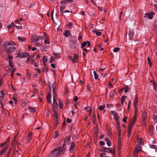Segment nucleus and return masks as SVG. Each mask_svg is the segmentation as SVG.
Segmentation results:
<instances>
[{"mask_svg":"<svg viewBox=\"0 0 157 157\" xmlns=\"http://www.w3.org/2000/svg\"><path fill=\"white\" fill-rule=\"evenodd\" d=\"M64 148L62 149L60 146L53 149L50 153V157H59L65 152Z\"/></svg>","mask_w":157,"mask_h":157,"instance_id":"1","label":"nucleus"},{"mask_svg":"<svg viewBox=\"0 0 157 157\" xmlns=\"http://www.w3.org/2000/svg\"><path fill=\"white\" fill-rule=\"evenodd\" d=\"M71 136H67L64 140V143L62 146H60L62 149L64 148V151L66 150L67 147L66 145H68L70 143Z\"/></svg>","mask_w":157,"mask_h":157,"instance_id":"2","label":"nucleus"},{"mask_svg":"<svg viewBox=\"0 0 157 157\" xmlns=\"http://www.w3.org/2000/svg\"><path fill=\"white\" fill-rule=\"evenodd\" d=\"M5 48V51L7 54H10L13 52L15 50L16 47L13 46H11L8 48Z\"/></svg>","mask_w":157,"mask_h":157,"instance_id":"3","label":"nucleus"},{"mask_svg":"<svg viewBox=\"0 0 157 157\" xmlns=\"http://www.w3.org/2000/svg\"><path fill=\"white\" fill-rule=\"evenodd\" d=\"M29 56V53L27 52H22L20 53V52L17 54V56L16 57H20L21 58H25L28 56Z\"/></svg>","mask_w":157,"mask_h":157,"instance_id":"4","label":"nucleus"},{"mask_svg":"<svg viewBox=\"0 0 157 157\" xmlns=\"http://www.w3.org/2000/svg\"><path fill=\"white\" fill-rule=\"evenodd\" d=\"M155 15V13L153 11H151L149 13H146L144 17V18L148 17L149 19L153 18V16Z\"/></svg>","mask_w":157,"mask_h":157,"instance_id":"5","label":"nucleus"},{"mask_svg":"<svg viewBox=\"0 0 157 157\" xmlns=\"http://www.w3.org/2000/svg\"><path fill=\"white\" fill-rule=\"evenodd\" d=\"M15 43L12 41H10V42L7 41L6 42L3 44L2 45V48H6L8 46L10 45H14Z\"/></svg>","mask_w":157,"mask_h":157,"instance_id":"6","label":"nucleus"},{"mask_svg":"<svg viewBox=\"0 0 157 157\" xmlns=\"http://www.w3.org/2000/svg\"><path fill=\"white\" fill-rule=\"evenodd\" d=\"M75 146L76 145L74 142H72L71 143V146L69 148V151L70 152H72L74 151Z\"/></svg>","mask_w":157,"mask_h":157,"instance_id":"7","label":"nucleus"},{"mask_svg":"<svg viewBox=\"0 0 157 157\" xmlns=\"http://www.w3.org/2000/svg\"><path fill=\"white\" fill-rule=\"evenodd\" d=\"M78 57L79 56L78 55L75 54L74 55L73 59H71V60L72 61L73 63H77L78 62Z\"/></svg>","mask_w":157,"mask_h":157,"instance_id":"8","label":"nucleus"},{"mask_svg":"<svg viewBox=\"0 0 157 157\" xmlns=\"http://www.w3.org/2000/svg\"><path fill=\"white\" fill-rule=\"evenodd\" d=\"M105 152H107V153L110 152L113 155L115 154V151L112 150L111 148H107L105 147Z\"/></svg>","mask_w":157,"mask_h":157,"instance_id":"9","label":"nucleus"},{"mask_svg":"<svg viewBox=\"0 0 157 157\" xmlns=\"http://www.w3.org/2000/svg\"><path fill=\"white\" fill-rule=\"evenodd\" d=\"M8 149V147L6 146L2 148L1 151H0V156L4 154Z\"/></svg>","mask_w":157,"mask_h":157,"instance_id":"10","label":"nucleus"},{"mask_svg":"<svg viewBox=\"0 0 157 157\" xmlns=\"http://www.w3.org/2000/svg\"><path fill=\"white\" fill-rule=\"evenodd\" d=\"M63 35L66 37H68L71 35V33L70 31L65 30L63 33Z\"/></svg>","mask_w":157,"mask_h":157,"instance_id":"11","label":"nucleus"},{"mask_svg":"<svg viewBox=\"0 0 157 157\" xmlns=\"http://www.w3.org/2000/svg\"><path fill=\"white\" fill-rule=\"evenodd\" d=\"M105 141L106 142L107 145L110 147L111 145V142L108 138H106L104 139Z\"/></svg>","mask_w":157,"mask_h":157,"instance_id":"12","label":"nucleus"},{"mask_svg":"<svg viewBox=\"0 0 157 157\" xmlns=\"http://www.w3.org/2000/svg\"><path fill=\"white\" fill-rule=\"evenodd\" d=\"M134 35V32L133 30H130L128 33V36L129 38L132 39Z\"/></svg>","mask_w":157,"mask_h":157,"instance_id":"13","label":"nucleus"},{"mask_svg":"<svg viewBox=\"0 0 157 157\" xmlns=\"http://www.w3.org/2000/svg\"><path fill=\"white\" fill-rule=\"evenodd\" d=\"M138 96L137 95H136V97L135 98V101L134 103V108H136V106L138 103Z\"/></svg>","mask_w":157,"mask_h":157,"instance_id":"14","label":"nucleus"},{"mask_svg":"<svg viewBox=\"0 0 157 157\" xmlns=\"http://www.w3.org/2000/svg\"><path fill=\"white\" fill-rule=\"evenodd\" d=\"M53 105L54 108L58 106V104L57 103L56 100L54 96H53Z\"/></svg>","mask_w":157,"mask_h":157,"instance_id":"15","label":"nucleus"},{"mask_svg":"<svg viewBox=\"0 0 157 157\" xmlns=\"http://www.w3.org/2000/svg\"><path fill=\"white\" fill-rule=\"evenodd\" d=\"M141 149V147L140 146L137 145L136 147L135 151V153H138L140 151Z\"/></svg>","mask_w":157,"mask_h":157,"instance_id":"16","label":"nucleus"},{"mask_svg":"<svg viewBox=\"0 0 157 157\" xmlns=\"http://www.w3.org/2000/svg\"><path fill=\"white\" fill-rule=\"evenodd\" d=\"M94 133L95 135V136H97V133L99 131L97 125L95 126V127L94 128Z\"/></svg>","mask_w":157,"mask_h":157,"instance_id":"17","label":"nucleus"},{"mask_svg":"<svg viewBox=\"0 0 157 157\" xmlns=\"http://www.w3.org/2000/svg\"><path fill=\"white\" fill-rule=\"evenodd\" d=\"M115 93H116V91L114 90H113L111 91L110 92L109 94L110 97L112 98H113L114 96V94Z\"/></svg>","mask_w":157,"mask_h":157,"instance_id":"18","label":"nucleus"},{"mask_svg":"<svg viewBox=\"0 0 157 157\" xmlns=\"http://www.w3.org/2000/svg\"><path fill=\"white\" fill-rule=\"evenodd\" d=\"M51 95V93L50 92L48 94L47 97V101L49 103H50L51 102V101L50 100V97Z\"/></svg>","mask_w":157,"mask_h":157,"instance_id":"19","label":"nucleus"},{"mask_svg":"<svg viewBox=\"0 0 157 157\" xmlns=\"http://www.w3.org/2000/svg\"><path fill=\"white\" fill-rule=\"evenodd\" d=\"M117 131L118 132V140L120 141L121 137V128H117Z\"/></svg>","mask_w":157,"mask_h":157,"instance_id":"20","label":"nucleus"},{"mask_svg":"<svg viewBox=\"0 0 157 157\" xmlns=\"http://www.w3.org/2000/svg\"><path fill=\"white\" fill-rule=\"evenodd\" d=\"M92 32L95 33L96 35L98 36H100L101 34V33L99 31L96 30H93Z\"/></svg>","mask_w":157,"mask_h":157,"instance_id":"21","label":"nucleus"},{"mask_svg":"<svg viewBox=\"0 0 157 157\" xmlns=\"http://www.w3.org/2000/svg\"><path fill=\"white\" fill-rule=\"evenodd\" d=\"M18 40L22 41V42H25L26 40V39L24 37H22L21 36L18 37L17 38Z\"/></svg>","mask_w":157,"mask_h":157,"instance_id":"22","label":"nucleus"},{"mask_svg":"<svg viewBox=\"0 0 157 157\" xmlns=\"http://www.w3.org/2000/svg\"><path fill=\"white\" fill-rule=\"evenodd\" d=\"M114 119L115 120L117 121H118L120 117L118 114L117 113L115 114V115L113 116Z\"/></svg>","mask_w":157,"mask_h":157,"instance_id":"23","label":"nucleus"},{"mask_svg":"<svg viewBox=\"0 0 157 157\" xmlns=\"http://www.w3.org/2000/svg\"><path fill=\"white\" fill-rule=\"evenodd\" d=\"M65 8V6H61L60 8V13L61 15L63 16V10Z\"/></svg>","mask_w":157,"mask_h":157,"instance_id":"24","label":"nucleus"},{"mask_svg":"<svg viewBox=\"0 0 157 157\" xmlns=\"http://www.w3.org/2000/svg\"><path fill=\"white\" fill-rule=\"evenodd\" d=\"M48 60V57L46 56H44L42 59L43 62H46Z\"/></svg>","mask_w":157,"mask_h":157,"instance_id":"25","label":"nucleus"},{"mask_svg":"<svg viewBox=\"0 0 157 157\" xmlns=\"http://www.w3.org/2000/svg\"><path fill=\"white\" fill-rule=\"evenodd\" d=\"M146 116L147 113L145 111L144 112L142 115V119H144V120H146Z\"/></svg>","mask_w":157,"mask_h":157,"instance_id":"26","label":"nucleus"},{"mask_svg":"<svg viewBox=\"0 0 157 157\" xmlns=\"http://www.w3.org/2000/svg\"><path fill=\"white\" fill-rule=\"evenodd\" d=\"M14 26H15L14 23L12 22L9 25L7 26V28L8 29H10Z\"/></svg>","mask_w":157,"mask_h":157,"instance_id":"27","label":"nucleus"},{"mask_svg":"<svg viewBox=\"0 0 157 157\" xmlns=\"http://www.w3.org/2000/svg\"><path fill=\"white\" fill-rule=\"evenodd\" d=\"M136 120V115H134V117L132 121V124H135Z\"/></svg>","mask_w":157,"mask_h":157,"instance_id":"28","label":"nucleus"},{"mask_svg":"<svg viewBox=\"0 0 157 157\" xmlns=\"http://www.w3.org/2000/svg\"><path fill=\"white\" fill-rule=\"evenodd\" d=\"M29 109L30 110V111L34 113L36 111V109L30 106L29 107Z\"/></svg>","mask_w":157,"mask_h":157,"instance_id":"29","label":"nucleus"},{"mask_svg":"<svg viewBox=\"0 0 157 157\" xmlns=\"http://www.w3.org/2000/svg\"><path fill=\"white\" fill-rule=\"evenodd\" d=\"M126 98V97L125 96H122L120 99V101L124 102L125 98Z\"/></svg>","mask_w":157,"mask_h":157,"instance_id":"30","label":"nucleus"},{"mask_svg":"<svg viewBox=\"0 0 157 157\" xmlns=\"http://www.w3.org/2000/svg\"><path fill=\"white\" fill-rule=\"evenodd\" d=\"M147 59L148 61V63L149 65V66L150 67H151L152 65V63L151 62L150 59V58L149 57H148L147 58Z\"/></svg>","mask_w":157,"mask_h":157,"instance_id":"31","label":"nucleus"},{"mask_svg":"<svg viewBox=\"0 0 157 157\" xmlns=\"http://www.w3.org/2000/svg\"><path fill=\"white\" fill-rule=\"evenodd\" d=\"M0 96L2 98H4V97H5V94L4 93V92H3V91H1L0 92Z\"/></svg>","mask_w":157,"mask_h":157,"instance_id":"32","label":"nucleus"},{"mask_svg":"<svg viewBox=\"0 0 157 157\" xmlns=\"http://www.w3.org/2000/svg\"><path fill=\"white\" fill-rule=\"evenodd\" d=\"M94 75V78L97 80L98 77V75L97 74L96 72L95 71H94L93 72Z\"/></svg>","mask_w":157,"mask_h":157,"instance_id":"33","label":"nucleus"},{"mask_svg":"<svg viewBox=\"0 0 157 157\" xmlns=\"http://www.w3.org/2000/svg\"><path fill=\"white\" fill-rule=\"evenodd\" d=\"M52 111L53 112L54 117H55V118H57V117H58V116L57 114V113L56 111L54 109H52Z\"/></svg>","mask_w":157,"mask_h":157,"instance_id":"34","label":"nucleus"},{"mask_svg":"<svg viewBox=\"0 0 157 157\" xmlns=\"http://www.w3.org/2000/svg\"><path fill=\"white\" fill-rule=\"evenodd\" d=\"M123 13V10H122L120 12V14L119 15V19L120 20H121L122 18H121V15Z\"/></svg>","mask_w":157,"mask_h":157,"instance_id":"35","label":"nucleus"},{"mask_svg":"<svg viewBox=\"0 0 157 157\" xmlns=\"http://www.w3.org/2000/svg\"><path fill=\"white\" fill-rule=\"evenodd\" d=\"M16 70V69L15 68H13L12 70L11 73L10 75V76L11 77H13L14 72Z\"/></svg>","mask_w":157,"mask_h":157,"instance_id":"36","label":"nucleus"},{"mask_svg":"<svg viewBox=\"0 0 157 157\" xmlns=\"http://www.w3.org/2000/svg\"><path fill=\"white\" fill-rule=\"evenodd\" d=\"M87 43L86 41H84L82 44H81V48H82L85 47Z\"/></svg>","mask_w":157,"mask_h":157,"instance_id":"37","label":"nucleus"},{"mask_svg":"<svg viewBox=\"0 0 157 157\" xmlns=\"http://www.w3.org/2000/svg\"><path fill=\"white\" fill-rule=\"evenodd\" d=\"M27 102V101H23L21 104V105L23 107H25L26 105Z\"/></svg>","mask_w":157,"mask_h":157,"instance_id":"38","label":"nucleus"},{"mask_svg":"<svg viewBox=\"0 0 157 157\" xmlns=\"http://www.w3.org/2000/svg\"><path fill=\"white\" fill-rule=\"evenodd\" d=\"M9 66H10L11 67V68H12L13 67V65L12 61H9Z\"/></svg>","mask_w":157,"mask_h":157,"instance_id":"39","label":"nucleus"},{"mask_svg":"<svg viewBox=\"0 0 157 157\" xmlns=\"http://www.w3.org/2000/svg\"><path fill=\"white\" fill-rule=\"evenodd\" d=\"M32 139V137L31 136H27V143L29 142Z\"/></svg>","mask_w":157,"mask_h":157,"instance_id":"40","label":"nucleus"},{"mask_svg":"<svg viewBox=\"0 0 157 157\" xmlns=\"http://www.w3.org/2000/svg\"><path fill=\"white\" fill-rule=\"evenodd\" d=\"M90 87H90V85H89V84L87 85V91L91 92V89H90Z\"/></svg>","mask_w":157,"mask_h":157,"instance_id":"41","label":"nucleus"},{"mask_svg":"<svg viewBox=\"0 0 157 157\" xmlns=\"http://www.w3.org/2000/svg\"><path fill=\"white\" fill-rule=\"evenodd\" d=\"M105 107V105H103L101 106L98 108V109L100 110H103Z\"/></svg>","mask_w":157,"mask_h":157,"instance_id":"42","label":"nucleus"},{"mask_svg":"<svg viewBox=\"0 0 157 157\" xmlns=\"http://www.w3.org/2000/svg\"><path fill=\"white\" fill-rule=\"evenodd\" d=\"M7 141H6L4 143H2L0 144V147H2L5 146L7 144Z\"/></svg>","mask_w":157,"mask_h":157,"instance_id":"43","label":"nucleus"},{"mask_svg":"<svg viewBox=\"0 0 157 157\" xmlns=\"http://www.w3.org/2000/svg\"><path fill=\"white\" fill-rule=\"evenodd\" d=\"M150 147L151 148L154 149H156V147H157L156 146L154 145H153V144L152 145L151 144L150 146Z\"/></svg>","mask_w":157,"mask_h":157,"instance_id":"44","label":"nucleus"},{"mask_svg":"<svg viewBox=\"0 0 157 157\" xmlns=\"http://www.w3.org/2000/svg\"><path fill=\"white\" fill-rule=\"evenodd\" d=\"M56 87V82H54L52 84V89H55Z\"/></svg>","mask_w":157,"mask_h":157,"instance_id":"45","label":"nucleus"},{"mask_svg":"<svg viewBox=\"0 0 157 157\" xmlns=\"http://www.w3.org/2000/svg\"><path fill=\"white\" fill-rule=\"evenodd\" d=\"M120 50V48H118V47H116V48H115L113 50V52H118Z\"/></svg>","mask_w":157,"mask_h":157,"instance_id":"46","label":"nucleus"},{"mask_svg":"<svg viewBox=\"0 0 157 157\" xmlns=\"http://www.w3.org/2000/svg\"><path fill=\"white\" fill-rule=\"evenodd\" d=\"M131 102V101L130 100H129L128 101V108H127V110L128 111H129V108H130Z\"/></svg>","mask_w":157,"mask_h":157,"instance_id":"47","label":"nucleus"},{"mask_svg":"<svg viewBox=\"0 0 157 157\" xmlns=\"http://www.w3.org/2000/svg\"><path fill=\"white\" fill-rule=\"evenodd\" d=\"M53 55L55 56V57H58L59 56V55H60V53H56L54 52H53Z\"/></svg>","mask_w":157,"mask_h":157,"instance_id":"48","label":"nucleus"},{"mask_svg":"<svg viewBox=\"0 0 157 157\" xmlns=\"http://www.w3.org/2000/svg\"><path fill=\"white\" fill-rule=\"evenodd\" d=\"M18 25H15V26H16V28L17 29H22V26L21 25V24H18Z\"/></svg>","mask_w":157,"mask_h":157,"instance_id":"49","label":"nucleus"},{"mask_svg":"<svg viewBox=\"0 0 157 157\" xmlns=\"http://www.w3.org/2000/svg\"><path fill=\"white\" fill-rule=\"evenodd\" d=\"M27 76L28 79H30L31 77V74L30 73L28 72L27 73Z\"/></svg>","mask_w":157,"mask_h":157,"instance_id":"50","label":"nucleus"},{"mask_svg":"<svg viewBox=\"0 0 157 157\" xmlns=\"http://www.w3.org/2000/svg\"><path fill=\"white\" fill-rule=\"evenodd\" d=\"M55 59L54 58L53 56H51L50 57V63H52L55 60Z\"/></svg>","mask_w":157,"mask_h":157,"instance_id":"51","label":"nucleus"},{"mask_svg":"<svg viewBox=\"0 0 157 157\" xmlns=\"http://www.w3.org/2000/svg\"><path fill=\"white\" fill-rule=\"evenodd\" d=\"M59 107L60 109H62L63 106V104L62 101L60 102L59 101Z\"/></svg>","mask_w":157,"mask_h":157,"instance_id":"52","label":"nucleus"},{"mask_svg":"<svg viewBox=\"0 0 157 157\" xmlns=\"http://www.w3.org/2000/svg\"><path fill=\"white\" fill-rule=\"evenodd\" d=\"M106 155V153H100L99 155L100 157H104Z\"/></svg>","mask_w":157,"mask_h":157,"instance_id":"53","label":"nucleus"},{"mask_svg":"<svg viewBox=\"0 0 157 157\" xmlns=\"http://www.w3.org/2000/svg\"><path fill=\"white\" fill-rule=\"evenodd\" d=\"M48 71V69L47 67H46L42 69V71L43 72H47Z\"/></svg>","mask_w":157,"mask_h":157,"instance_id":"54","label":"nucleus"},{"mask_svg":"<svg viewBox=\"0 0 157 157\" xmlns=\"http://www.w3.org/2000/svg\"><path fill=\"white\" fill-rule=\"evenodd\" d=\"M130 90V88L129 87H128V86H127L126 88V89H125V90L124 91V93H127L128 91H129Z\"/></svg>","mask_w":157,"mask_h":157,"instance_id":"55","label":"nucleus"},{"mask_svg":"<svg viewBox=\"0 0 157 157\" xmlns=\"http://www.w3.org/2000/svg\"><path fill=\"white\" fill-rule=\"evenodd\" d=\"M89 109V112L90 114H91L92 112V111L91 108L89 106L85 107V109Z\"/></svg>","mask_w":157,"mask_h":157,"instance_id":"56","label":"nucleus"},{"mask_svg":"<svg viewBox=\"0 0 157 157\" xmlns=\"http://www.w3.org/2000/svg\"><path fill=\"white\" fill-rule=\"evenodd\" d=\"M56 134L54 136V138H56L59 135V133L58 132L56 131Z\"/></svg>","mask_w":157,"mask_h":157,"instance_id":"57","label":"nucleus"},{"mask_svg":"<svg viewBox=\"0 0 157 157\" xmlns=\"http://www.w3.org/2000/svg\"><path fill=\"white\" fill-rule=\"evenodd\" d=\"M40 38V37L39 36H36L34 38V39L35 41L36 42V41H38L39 40Z\"/></svg>","mask_w":157,"mask_h":157,"instance_id":"58","label":"nucleus"},{"mask_svg":"<svg viewBox=\"0 0 157 157\" xmlns=\"http://www.w3.org/2000/svg\"><path fill=\"white\" fill-rule=\"evenodd\" d=\"M72 25V22H69L67 25V28L68 29V28H70Z\"/></svg>","mask_w":157,"mask_h":157,"instance_id":"59","label":"nucleus"},{"mask_svg":"<svg viewBox=\"0 0 157 157\" xmlns=\"http://www.w3.org/2000/svg\"><path fill=\"white\" fill-rule=\"evenodd\" d=\"M13 100L15 103L16 104L17 103V98L15 97H13Z\"/></svg>","mask_w":157,"mask_h":157,"instance_id":"60","label":"nucleus"},{"mask_svg":"<svg viewBox=\"0 0 157 157\" xmlns=\"http://www.w3.org/2000/svg\"><path fill=\"white\" fill-rule=\"evenodd\" d=\"M127 117L125 116L123 119L122 121L124 122H126L127 121Z\"/></svg>","mask_w":157,"mask_h":157,"instance_id":"61","label":"nucleus"},{"mask_svg":"<svg viewBox=\"0 0 157 157\" xmlns=\"http://www.w3.org/2000/svg\"><path fill=\"white\" fill-rule=\"evenodd\" d=\"M105 147H104L102 148H101L100 149V151L101 152H105Z\"/></svg>","mask_w":157,"mask_h":157,"instance_id":"62","label":"nucleus"},{"mask_svg":"<svg viewBox=\"0 0 157 157\" xmlns=\"http://www.w3.org/2000/svg\"><path fill=\"white\" fill-rule=\"evenodd\" d=\"M154 26L155 29H157V20L155 21L154 23Z\"/></svg>","mask_w":157,"mask_h":157,"instance_id":"63","label":"nucleus"},{"mask_svg":"<svg viewBox=\"0 0 157 157\" xmlns=\"http://www.w3.org/2000/svg\"><path fill=\"white\" fill-rule=\"evenodd\" d=\"M35 4L34 2L32 3L29 5V8H32V7H33V6H34L35 5Z\"/></svg>","mask_w":157,"mask_h":157,"instance_id":"64","label":"nucleus"}]
</instances>
